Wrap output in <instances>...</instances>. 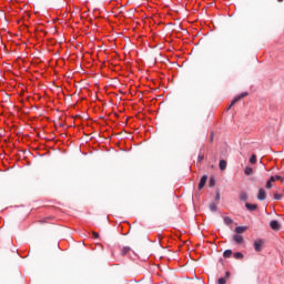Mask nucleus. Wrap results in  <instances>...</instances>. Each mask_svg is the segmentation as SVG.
Returning <instances> with one entry per match:
<instances>
[{"label": "nucleus", "mask_w": 284, "mask_h": 284, "mask_svg": "<svg viewBox=\"0 0 284 284\" xmlns=\"http://www.w3.org/2000/svg\"><path fill=\"white\" fill-rule=\"evenodd\" d=\"M245 97H247V92H244L240 95H237L236 98H234L231 102V104L229 105L227 110H230L235 103H239V101H241V99H245Z\"/></svg>", "instance_id": "obj_1"}, {"label": "nucleus", "mask_w": 284, "mask_h": 284, "mask_svg": "<svg viewBox=\"0 0 284 284\" xmlns=\"http://www.w3.org/2000/svg\"><path fill=\"white\" fill-rule=\"evenodd\" d=\"M263 245H265V241H263L261 239L256 240L254 242V250H255V252H261L263 250Z\"/></svg>", "instance_id": "obj_2"}, {"label": "nucleus", "mask_w": 284, "mask_h": 284, "mask_svg": "<svg viewBox=\"0 0 284 284\" xmlns=\"http://www.w3.org/2000/svg\"><path fill=\"white\" fill-rule=\"evenodd\" d=\"M270 227H271V230L278 232V230H281V223H278V221H276V220H273L270 222Z\"/></svg>", "instance_id": "obj_3"}, {"label": "nucleus", "mask_w": 284, "mask_h": 284, "mask_svg": "<svg viewBox=\"0 0 284 284\" xmlns=\"http://www.w3.org/2000/svg\"><path fill=\"white\" fill-rule=\"evenodd\" d=\"M267 199V193L265 192V189H260L257 194L258 201H265Z\"/></svg>", "instance_id": "obj_4"}, {"label": "nucleus", "mask_w": 284, "mask_h": 284, "mask_svg": "<svg viewBox=\"0 0 284 284\" xmlns=\"http://www.w3.org/2000/svg\"><path fill=\"white\" fill-rule=\"evenodd\" d=\"M205 183H207V175H203L199 183V190H203L205 187Z\"/></svg>", "instance_id": "obj_5"}, {"label": "nucleus", "mask_w": 284, "mask_h": 284, "mask_svg": "<svg viewBox=\"0 0 284 284\" xmlns=\"http://www.w3.org/2000/svg\"><path fill=\"white\" fill-rule=\"evenodd\" d=\"M247 232V226H237L235 227V233L239 234H245Z\"/></svg>", "instance_id": "obj_6"}, {"label": "nucleus", "mask_w": 284, "mask_h": 284, "mask_svg": "<svg viewBox=\"0 0 284 284\" xmlns=\"http://www.w3.org/2000/svg\"><path fill=\"white\" fill-rule=\"evenodd\" d=\"M245 207H246V210H248L250 212H254V211H256V210L258 209V205L246 203V204H245Z\"/></svg>", "instance_id": "obj_7"}, {"label": "nucleus", "mask_w": 284, "mask_h": 284, "mask_svg": "<svg viewBox=\"0 0 284 284\" xmlns=\"http://www.w3.org/2000/svg\"><path fill=\"white\" fill-rule=\"evenodd\" d=\"M233 241L235 242V243H237V245H241V244H243V237L241 236V235H239V234H235V235H233Z\"/></svg>", "instance_id": "obj_8"}, {"label": "nucleus", "mask_w": 284, "mask_h": 284, "mask_svg": "<svg viewBox=\"0 0 284 284\" xmlns=\"http://www.w3.org/2000/svg\"><path fill=\"white\" fill-rule=\"evenodd\" d=\"M227 169V161L221 160L220 161V170H226Z\"/></svg>", "instance_id": "obj_9"}, {"label": "nucleus", "mask_w": 284, "mask_h": 284, "mask_svg": "<svg viewBox=\"0 0 284 284\" xmlns=\"http://www.w3.org/2000/svg\"><path fill=\"white\" fill-rule=\"evenodd\" d=\"M254 171V169H252V166H246L244 170V174H246V176L252 175V172Z\"/></svg>", "instance_id": "obj_10"}, {"label": "nucleus", "mask_w": 284, "mask_h": 284, "mask_svg": "<svg viewBox=\"0 0 284 284\" xmlns=\"http://www.w3.org/2000/svg\"><path fill=\"white\" fill-rule=\"evenodd\" d=\"M224 223H225V225H232V223H234V220H232V217H230V216H226V217H224Z\"/></svg>", "instance_id": "obj_11"}, {"label": "nucleus", "mask_w": 284, "mask_h": 284, "mask_svg": "<svg viewBox=\"0 0 284 284\" xmlns=\"http://www.w3.org/2000/svg\"><path fill=\"white\" fill-rule=\"evenodd\" d=\"M130 250H132V248H130V246H124L121 251L122 256H125V254H128L130 252Z\"/></svg>", "instance_id": "obj_12"}, {"label": "nucleus", "mask_w": 284, "mask_h": 284, "mask_svg": "<svg viewBox=\"0 0 284 284\" xmlns=\"http://www.w3.org/2000/svg\"><path fill=\"white\" fill-rule=\"evenodd\" d=\"M224 258H230L232 256V250H226L223 253Z\"/></svg>", "instance_id": "obj_13"}, {"label": "nucleus", "mask_w": 284, "mask_h": 284, "mask_svg": "<svg viewBox=\"0 0 284 284\" xmlns=\"http://www.w3.org/2000/svg\"><path fill=\"white\" fill-rule=\"evenodd\" d=\"M280 179H281V175H272V176L270 178V180H271L273 183H276V181H280Z\"/></svg>", "instance_id": "obj_14"}, {"label": "nucleus", "mask_w": 284, "mask_h": 284, "mask_svg": "<svg viewBox=\"0 0 284 284\" xmlns=\"http://www.w3.org/2000/svg\"><path fill=\"white\" fill-rule=\"evenodd\" d=\"M240 200L247 201V193H245V192L240 193Z\"/></svg>", "instance_id": "obj_15"}, {"label": "nucleus", "mask_w": 284, "mask_h": 284, "mask_svg": "<svg viewBox=\"0 0 284 284\" xmlns=\"http://www.w3.org/2000/svg\"><path fill=\"white\" fill-rule=\"evenodd\" d=\"M233 256H234V258H236V260L244 258V255H243V253H241V252L234 253Z\"/></svg>", "instance_id": "obj_16"}, {"label": "nucleus", "mask_w": 284, "mask_h": 284, "mask_svg": "<svg viewBox=\"0 0 284 284\" xmlns=\"http://www.w3.org/2000/svg\"><path fill=\"white\" fill-rule=\"evenodd\" d=\"M209 185L210 187H214V185H216V180L214 178H211L209 181Z\"/></svg>", "instance_id": "obj_17"}, {"label": "nucleus", "mask_w": 284, "mask_h": 284, "mask_svg": "<svg viewBox=\"0 0 284 284\" xmlns=\"http://www.w3.org/2000/svg\"><path fill=\"white\" fill-rule=\"evenodd\" d=\"M281 199H283V194H278V193L274 194V200L275 201H281Z\"/></svg>", "instance_id": "obj_18"}, {"label": "nucleus", "mask_w": 284, "mask_h": 284, "mask_svg": "<svg viewBox=\"0 0 284 284\" xmlns=\"http://www.w3.org/2000/svg\"><path fill=\"white\" fill-rule=\"evenodd\" d=\"M225 283H227V280L225 277H220L217 280V284H225Z\"/></svg>", "instance_id": "obj_19"}, {"label": "nucleus", "mask_w": 284, "mask_h": 284, "mask_svg": "<svg viewBox=\"0 0 284 284\" xmlns=\"http://www.w3.org/2000/svg\"><path fill=\"white\" fill-rule=\"evenodd\" d=\"M210 210L211 212H216V205L214 204V202L210 204Z\"/></svg>", "instance_id": "obj_20"}, {"label": "nucleus", "mask_w": 284, "mask_h": 284, "mask_svg": "<svg viewBox=\"0 0 284 284\" xmlns=\"http://www.w3.org/2000/svg\"><path fill=\"white\" fill-rule=\"evenodd\" d=\"M250 163L254 164L256 163V155L253 154L251 158H250Z\"/></svg>", "instance_id": "obj_21"}, {"label": "nucleus", "mask_w": 284, "mask_h": 284, "mask_svg": "<svg viewBox=\"0 0 284 284\" xmlns=\"http://www.w3.org/2000/svg\"><path fill=\"white\" fill-rule=\"evenodd\" d=\"M272 180H268L267 182H266V190H272Z\"/></svg>", "instance_id": "obj_22"}, {"label": "nucleus", "mask_w": 284, "mask_h": 284, "mask_svg": "<svg viewBox=\"0 0 284 284\" xmlns=\"http://www.w3.org/2000/svg\"><path fill=\"white\" fill-rule=\"evenodd\" d=\"M203 159H205V156H204V155H199V156H197V161H199V163H201V161H203Z\"/></svg>", "instance_id": "obj_23"}, {"label": "nucleus", "mask_w": 284, "mask_h": 284, "mask_svg": "<svg viewBox=\"0 0 284 284\" xmlns=\"http://www.w3.org/2000/svg\"><path fill=\"white\" fill-rule=\"evenodd\" d=\"M215 201H221V193H216Z\"/></svg>", "instance_id": "obj_24"}, {"label": "nucleus", "mask_w": 284, "mask_h": 284, "mask_svg": "<svg viewBox=\"0 0 284 284\" xmlns=\"http://www.w3.org/2000/svg\"><path fill=\"white\" fill-rule=\"evenodd\" d=\"M230 276H231V274H230V271H227L226 273H225V280L227 281V278H230Z\"/></svg>", "instance_id": "obj_25"}, {"label": "nucleus", "mask_w": 284, "mask_h": 284, "mask_svg": "<svg viewBox=\"0 0 284 284\" xmlns=\"http://www.w3.org/2000/svg\"><path fill=\"white\" fill-rule=\"evenodd\" d=\"M92 234H93L94 239H99V233L92 232Z\"/></svg>", "instance_id": "obj_26"}, {"label": "nucleus", "mask_w": 284, "mask_h": 284, "mask_svg": "<svg viewBox=\"0 0 284 284\" xmlns=\"http://www.w3.org/2000/svg\"><path fill=\"white\" fill-rule=\"evenodd\" d=\"M210 141H214V134H211Z\"/></svg>", "instance_id": "obj_27"}, {"label": "nucleus", "mask_w": 284, "mask_h": 284, "mask_svg": "<svg viewBox=\"0 0 284 284\" xmlns=\"http://www.w3.org/2000/svg\"><path fill=\"white\" fill-rule=\"evenodd\" d=\"M280 181H281V183H284V178L281 176Z\"/></svg>", "instance_id": "obj_28"}]
</instances>
